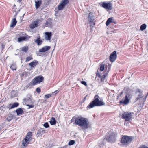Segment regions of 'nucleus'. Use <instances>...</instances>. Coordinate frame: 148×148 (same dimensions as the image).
<instances>
[{
    "instance_id": "4c0bfd02",
    "label": "nucleus",
    "mask_w": 148,
    "mask_h": 148,
    "mask_svg": "<svg viewBox=\"0 0 148 148\" xmlns=\"http://www.w3.org/2000/svg\"><path fill=\"white\" fill-rule=\"evenodd\" d=\"M26 105L28 106V109H30L31 108H34V104L30 105L29 104H26Z\"/></svg>"
},
{
    "instance_id": "cd10ccee",
    "label": "nucleus",
    "mask_w": 148,
    "mask_h": 148,
    "mask_svg": "<svg viewBox=\"0 0 148 148\" xmlns=\"http://www.w3.org/2000/svg\"><path fill=\"white\" fill-rule=\"evenodd\" d=\"M109 72V71H108L106 72L102 76H101V82H103L104 81V80L105 78L107 76L108 73Z\"/></svg>"
},
{
    "instance_id": "6ab92c4d",
    "label": "nucleus",
    "mask_w": 148,
    "mask_h": 148,
    "mask_svg": "<svg viewBox=\"0 0 148 148\" xmlns=\"http://www.w3.org/2000/svg\"><path fill=\"white\" fill-rule=\"evenodd\" d=\"M38 62L36 60H34V61L31 62V63L28 64L31 67V68L34 67L37 64H38Z\"/></svg>"
},
{
    "instance_id": "e433bc0d",
    "label": "nucleus",
    "mask_w": 148,
    "mask_h": 148,
    "mask_svg": "<svg viewBox=\"0 0 148 148\" xmlns=\"http://www.w3.org/2000/svg\"><path fill=\"white\" fill-rule=\"evenodd\" d=\"M32 59H33V58L32 56H28L26 58L25 61H26V62H28V61H30V60H32Z\"/></svg>"
},
{
    "instance_id": "c03bdc74",
    "label": "nucleus",
    "mask_w": 148,
    "mask_h": 148,
    "mask_svg": "<svg viewBox=\"0 0 148 148\" xmlns=\"http://www.w3.org/2000/svg\"><path fill=\"white\" fill-rule=\"evenodd\" d=\"M81 83L82 84L84 85H85V86H86L87 85V84L86 83V82L85 81H81Z\"/></svg>"
},
{
    "instance_id": "2f4dec72",
    "label": "nucleus",
    "mask_w": 148,
    "mask_h": 148,
    "mask_svg": "<svg viewBox=\"0 0 148 148\" xmlns=\"http://www.w3.org/2000/svg\"><path fill=\"white\" fill-rule=\"evenodd\" d=\"M32 132H29L27 133L25 138H29V139H30L32 137Z\"/></svg>"
},
{
    "instance_id": "39448f33",
    "label": "nucleus",
    "mask_w": 148,
    "mask_h": 148,
    "mask_svg": "<svg viewBox=\"0 0 148 148\" xmlns=\"http://www.w3.org/2000/svg\"><path fill=\"white\" fill-rule=\"evenodd\" d=\"M132 136L126 135L123 136L121 138V143L123 145H127L132 141Z\"/></svg>"
},
{
    "instance_id": "5701e85b",
    "label": "nucleus",
    "mask_w": 148,
    "mask_h": 148,
    "mask_svg": "<svg viewBox=\"0 0 148 148\" xmlns=\"http://www.w3.org/2000/svg\"><path fill=\"white\" fill-rule=\"evenodd\" d=\"M45 130H42V129L40 128L38 131L36 136L38 137L40 135H42L44 133Z\"/></svg>"
},
{
    "instance_id": "49530a36",
    "label": "nucleus",
    "mask_w": 148,
    "mask_h": 148,
    "mask_svg": "<svg viewBox=\"0 0 148 148\" xmlns=\"http://www.w3.org/2000/svg\"><path fill=\"white\" fill-rule=\"evenodd\" d=\"M96 76L99 77H101V75H100V73H98V71L97 72V73L96 74Z\"/></svg>"
},
{
    "instance_id": "dca6fc26",
    "label": "nucleus",
    "mask_w": 148,
    "mask_h": 148,
    "mask_svg": "<svg viewBox=\"0 0 148 148\" xmlns=\"http://www.w3.org/2000/svg\"><path fill=\"white\" fill-rule=\"evenodd\" d=\"M52 33L50 32H46L45 33V39L47 40H51L52 36Z\"/></svg>"
},
{
    "instance_id": "5fc2aeb1",
    "label": "nucleus",
    "mask_w": 148,
    "mask_h": 148,
    "mask_svg": "<svg viewBox=\"0 0 148 148\" xmlns=\"http://www.w3.org/2000/svg\"><path fill=\"white\" fill-rule=\"evenodd\" d=\"M86 97H84V99H86Z\"/></svg>"
},
{
    "instance_id": "6e6552de",
    "label": "nucleus",
    "mask_w": 148,
    "mask_h": 148,
    "mask_svg": "<svg viewBox=\"0 0 148 148\" xmlns=\"http://www.w3.org/2000/svg\"><path fill=\"white\" fill-rule=\"evenodd\" d=\"M129 95H126L123 97L122 100L120 101L119 103L121 105H127L129 102Z\"/></svg>"
},
{
    "instance_id": "412c9836",
    "label": "nucleus",
    "mask_w": 148,
    "mask_h": 148,
    "mask_svg": "<svg viewBox=\"0 0 148 148\" xmlns=\"http://www.w3.org/2000/svg\"><path fill=\"white\" fill-rule=\"evenodd\" d=\"M17 23V21L15 18H13L12 19L10 25V27H14L16 25Z\"/></svg>"
},
{
    "instance_id": "f03ea898",
    "label": "nucleus",
    "mask_w": 148,
    "mask_h": 148,
    "mask_svg": "<svg viewBox=\"0 0 148 148\" xmlns=\"http://www.w3.org/2000/svg\"><path fill=\"white\" fill-rule=\"evenodd\" d=\"M99 97L97 95H95L94 97L93 101L91 102L88 106L87 108L90 109L95 106H101L104 105L103 102L99 100Z\"/></svg>"
},
{
    "instance_id": "423d86ee",
    "label": "nucleus",
    "mask_w": 148,
    "mask_h": 148,
    "mask_svg": "<svg viewBox=\"0 0 148 148\" xmlns=\"http://www.w3.org/2000/svg\"><path fill=\"white\" fill-rule=\"evenodd\" d=\"M133 114V113L131 112L125 113L122 115V118L126 121H129L132 120Z\"/></svg>"
},
{
    "instance_id": "864d4df0",
    "label": "nucleus",
    "mask_w": 148,
    "mask_h": 148,
    "mask_svg": "<svg viewBox=\"0 0 148 148\" xmlns=\"http://www.w3.org/2000/svg\"><path fill=\"white\" fill-rule=\"evenodd\" d=\"M58 90H56V91H55L54 92H57Z\"/></svg>"
},
{
    "instance_id": "a211bd4d",
    "label": "nucleus",
    "mask_w": 148,
    "mask_h": 148,
    "mask_svg": "<svg viewBox=\"0 0 148 148\" xmlns=\"http://www.w3.org/2000/svg\"><path fill=\"white\" fill-rule=\"evenodd\" d=\"M19 105V103L18 102H16L13 104H10L8 105V108L10 109L13 108L15 107H18Z\"/></svg>"
},
{
    "instance_id": "9d476101",
    "label": "nucleus",
    "mask_w": 148,
    "mask_h": 148,
    "mask_svg": "<svg viewBox=\"0 0 148 148\" xmlns=\"http://www.w3.org/2000/svg\"><path fill=\"white\" fill-rule=\"evenodd\" d=\"M117 57L116 52L114 51L110 55L109 59L111 62H113L117 58Z\"/></svg>"
},
{
    "instance_id": "f8f14e48",
    "label": "nucleus",
    "mask_w": 148,
    "mask_h": 148,
    "mask_svg": "<svg viewBox=\"0 0 148 148\" xmlns=\"http://www.w3.org/2000/svg\"><path fill=\"white\" fill-rule=\"evenodd\" d=\"M24 100L26 104L31 103H32L34 102V101H32V97L29 95H27L26 98Z\"/></svg>"
},
{
    "instance_id": "a878e982",
    "label": "nucleus",
    "mask_w": 148,
    "mask_h": 148,
    "mask_svg": "<svg viewBox=\"0 0 148 148\" xmlns=\"http://www.w3.org/2000/svg\"><path fill=\"white\" fill-rule=\"evenodd\" d=\"M50 124L51 125H55L56 124V121L54 117H52L49 121Z\"/></svg>"
},
{
    "instance_id": "20e7f679",
    "label": "nucleus",
    "mask_w": 148,
    "mask_h": 148,
    "mask_svg": "<svg viewBox=\"0 0 148 148\" xmlns=\"http://www.w3.org/2000/svg\"><path fill=\"white\" fill-rule=\"evenodd\" d=\"M136 94L138 96L136 98L137 100H139L140 102L143 103L145 101L147 96L148 95V92L147 93L146 96L143 95L142 91L139 89H137L136 91Z\"/></svg>"
},
{
    "instance_id": "8fccbe9b",
    "label": "nucleus",
    "mask_w": 148,
    "mask_h": 148,
    "mask_svg": "<svg viewBox=\"0 0 148 148\" xmlns=\"http://www.w3.org/2000/svg\"><path fill=\"white\" fill-rule=\"evenodd\" d=\"M123 93V92L122 91L118 95V96H117V97H120Z\"/></svg>"
},
{
    "instance_id": "c756f323",
    "label": "nucleus",
    "mask_w": 148,
    "mask_h": 148,
    "mask_svg": "<svg viewBox=\"0 0 148 148\" xmlns=\"http://www.w3.org/2000/svg\"><path fill=\"white\" fill-rule=\"evenodd\" d=\"M113 18H110L107 20L106 23V26H108L110 23L113 22L112 20Z\"/></svg>"
},
{
    "instance_id": "72a5a7b5",
    "label": "nucleus",
    "mask_w": 148,
    "mask_h": 148,
    "mask_svg": "<svg viewBox=\"0 0 148 148\" xmlns=\"http://www.w3.org/2000/svg\"><path fill=\"white\" fill-rule=\"evenodd\" d=\"M146 25L145 24H143L141 25L140 30L142 31H143L146 29Z\"/></svg>"
},
{
    "instance_id": "2eb2a0df",
    "label": "nucleus",
    "mask_w": 148,
    "mask_h": 148,
    "mask_svg": "<svg viewBox=\"0 0 148 148\" xmlns=\"http://www.w3.org/2000/svg\"><path fill=\"white\" fill-rule=\"evenodd\" d=\"M37 38V39L35 40L34 42L35 43L37 44L38 45H40L42 43L43 41L41 40L39 34L38 35Z\"/></svg>"
},
{
    "instance_id": "b1692460",
    "label": "nucleus",
    "mask_w": 148,
    "mask_h": 148,
    "mask_svg": "<svg viewBox=\"0 0 148 148\" xmlns=\"http://www.w3.org/2000/svg\"><path fill=\"white\" fill-rule=\"evenodd\" d=\"M14 116L11 114H9L7 116L6 119L8 122L10 121L12 119H13Z\"/></svg>"
},
{
    "instance_id": "c85d7f7f",
    "label": "nucleus",
    "mask_w": 148,
    "mask_h": 148,
    "mask_svg": "<svg viewBox=\"0 0 148 148\" xmlns=\"http://www.w3.org/2000/svg\"><path fill=\"white\" fill-rule=\"evenodd\" d=\"M34 82L32 80L31 82L27 85V87L29 88H31L33 86L35 85Z\"/></svg>"
},
{
    "instance_id": "09e8293b",
    "label": "nucleus",
    "mask_w": 148,
    "mask_h": 148,
    "mask_svg": "<svg viewBox=\"0 0 148 148\" xmlns=\"http://www.w3.org/2000/svg\"><path fill=\"white\" fill-rule=\"evenodd\" d=\"M140 148H148V147L145 146V145H142L140 147Z\"/></svg>"
},
{
    "instance_id": "473e14b6",
    "label": "nucleus",
    "mask_w": 148,
    "mask_h": 148,
    "mask_svg": "<svg viewBox=\"0 0 148 148\" xmlns=\"http://www.w3.org/2000/svg\"><path fill=\"white\" fill-rule=\"evenodd\" d=\"M28 50V47L27 46H25L23 47L21 49V51L26 52Z\"/></svg>"
},
{
    "instance_id": "4be33fe9",
    "label": "nucleus",
    "mask_w": 148,
    "mask_h": 148,
    "mask_svg": "<svg viewBox=\"0 0 148 148\" xmlns=\"http://www.w3.org/2000/svg\"><path fill=\"white\" fill-rule=\"evenodd\" d=\"M89 21H94L95 20V17L94 16L93 13L90 12L89 13L88 16Z\"/></svg>"
},
{
    "instance_id": "f3484780",
    "label": "nucleus",
    "mask_w": 148,
    "mask_h": 148,
    "mask_svg": "<svg viewBox=\"0 0 148 148\" xmlns=\"http://www.w3.org/2000/svg\"><path fill=\"white\" fill-rule=\"evenodd\" d=\"M38 20L34 21L30 25V27L31 29H34L37 27L38 24Z\"/></svg>"
},
{
    "instance_id": "ea45409f",
    "label": "nucleus",
    "mask_w": 148,
    "mask_h": 148,
    "mask_svg": "<svg viewBox=\"0 0 148 148\" xmlns=\"http://www.w3.org/2000/svg\"><path fill=\"white\" fill-rule=\"evenodd\" d=\"M28 75V74H27V73L25 71L23 72L21 75L22 76H25V77H27Z\"/></svg>"
},
{
    "instance_id": "4468645a",
    "label": "nucleus",
    "mask_w": 148,
    "mask_h": 148,
    "mask_svg": "<svg viewBox=\"0 0 148 148\" xmlns=\"http://www.w3.org/2000/svg\"><path fill=\"white\" fill-rule=\"evenodd\" d=\"M102 7L106 9L111 10L112 9V7L111 3H108L103 2L102 5Z\"/></svg>"
},
{
    "instance_id": "37998d69",
    "label": "nucleus",
    "mask_w": 148,
    "mask_h": 148,
    "mask_svg": "<svg viewBox=\"0 0 148 148\" xmlns=\"http://www.w3.org/2000/svg\"><path fill=\"white\" fill-rule=\"evenodd\" d=\"M104 69V65L103 64H101L100 68V69L101 71H103Z\"/></svg>"
},
{
    "instance_id": "f257e3e1",
    "label": "nucleus",
    "mask_w": 148,
    "mask_h": 148,
    "mask_svg": "<svg viewBox=\"0 0 148 148\" xmlns=\"http://www.w3.org/2000/svg\"><path fill=\"white\" fill-rule=\"evenodd\" d=\"M75 121L76 124L81 127L83 130L87 129L88 127L89 122L87 118L79 116L75 118Z\"/></svg>"
},
{
    "instance_id": "c9c22d12",
    "label": "nucleus",
    "mask_w": 148,
    "mask_h": 148,
    "mask_svg": "<svg viewBox=\"0 0 148 148\" xmlns=\"http://www.w3.org/2000/svg\"><path fill=\"white\" fill-rule=\"evenodd\" d=\"M90 26L91 28H93L95 25V23L94 21H89Z\"/></svg>"
},
{
    "instance_id": "3c124183",
    "label": "nucleus",
    "mask_w": 148,
    "mask_h": 148,
    "mask_svg": "<svg viewBox=\"0 0 148 148\" xmlns=\"http://www.w3.org/2000/svg\"><path fill=\"white\" fill-rule=\"evenodd\" d=\"M17 2L20 3L22 1V0H16Z\"/></svg>"
},
{
    "instance_id": "f704fd0d",
    "label": "nucleus",
    "mask_w": 148,
    "mask_h": 148,
    "mask_svg": "<svg viewBox=\"0 0 148 148\" xmlns=\"http://www.w3.org/2000/svg\"><path fill=\"white\" fill-rule=\"evenodd\" d=\"M10 68L13 71L16 70V65L14 64H12L10 66Z\"/></svg>"
},
{
    "instance_id": "393cba45",
    "label": "nucleus",
    "mask_w": 148,
    "mask_h": 148,
    "mask_svg": "<svg viewBox=\"0 0 148 148\" xmlns=\"http://www.w3.org/2000/svg\"><path fill=\"white\" fill-rule=\"evenodd\" d=\"M16 112L17 113V115H19L20 114H22L23 112L22 109L20 108L17 109L16 110Z\"/></svg>"
},
{
    "instance_id": "7c9ffc66",
    "label": "nucleus",
    "mask_w": 148,
    "mask_h": 148,
    "mask_svg": "<svg viewBox=\"0 0 148 148\" xmlns=\"http://www.w3.org/2000/svg\"><path fill=\"white\" fill-rule=\"evenodd\" d=\"M27 38L26 36H21L19 37L18 39V41L19 42H21L25 40Z\"/></svg>"
},
{
    "instance_id": "bb28decb",
    "label": "nucleus",
    "mask_w": 148,
    "mask_h": 148,
    "mask_svg": "<svg viewBox=\"0 0 148 148\" xmlns=\"http://www.w3.org/2000/svg\"><path fill=\"white\" fill-rule=\"evenodd\" d=\"M36 8L38 9L39 7L41 4V1L40 0H38L37 1H35Z\"/></svg>"
},
{
    "instance_id": "de8ad7c7",
    "label": "nucleus",
    "mask_w": 148,
    "mask_h": 148,
    "mask_svg": "<svg viewBox=\"0 0 148 148\" xmlns=\"http://www.w3.org/2000/svg\"><path fill=\"white\" fill-rule=\"evenodd\" d=\"M96 76L99 77H101V75H100V73H98V71L97 72V73L96 74Z\"/></svg>"
},
{
    "instance_id": "79ce46f5",
    "label": "nucleus",
    "mask_w": 148,
    "mask_h": 148,
    "mask_svg": "<svg viewBox=\"0 0 148 148\" xmlns=\"http://www.w3.org/2000/svg\"><path fill=\"white\" fill-rule=\"evenodd\" d=\"M44 126L46 128H48L49 127V126L47 122H45L43 124Z\"/></svg>"
},
{
    "instance_id": "ddd939ff",
    "label": "nucleus",
    "mask_w": 148,
    "mask_h": 148,
    "mask_svg": "<svg viewBox=\"0 0 148 148\" xmlns=\"http://www.w3.org/2000/svg\"><path fill=\"white\" fill-rule=\"evenodd\" d=\"M46 27H51L53 26L52 20L50 18H48L45 20L44 23Z\"/></svg>"
},
{
    "instance_id": "58836bf2",
    "label": "nucleus",
    "mask_w": 148,
    "mask_h": 148,
    "mask_svg": "<svg viewBox=\"0 0 148 148\" xmlns=\"http://www.w3.org/2000/svg\"><path fill=\"white\" fill-rule=\"evenodd\" d=\"M51 96V94H49L45 95V99H47L50 97Z\"/></svg>"
},
{
    "instance_id": "0eeeda50",
    "label": "nucleus",
    "mask_w": 148,
    "mask_h": 148,
    "mask_svg": "<svg viewBox=\"0 0 148 148\" xmlns=\"http://www.w3.org/2000/svg\"><path fill=\"white\" fill-rule=\"evenodd\" d=\"M51 48L50 46H46L43 47L40 49L38 51V52L36 53L37 56H43L44 54H43L41 53L44 52L49 50Z\"/></svg>"
},
{
    "instance_id": "7ed1b4c3",
    "label": "nucleus",
    "mask_w": 148,
    "mask_h": 148,
    "mask_svg": "<svg viewBox=\"0 0 148 148\" xmlns=\"http://www.w3.org/2000/svg\"><path fill=\"white\" fill-rule=\"evenodd\" d=\"M117 133L115 132L110 131L108 132L105 139L108 142L114 143L116 140Z\"/></svg>"
},
{
    "instance_id": "9b49d317",
    "label": "nucleus",
    "mask_w": 148,
    "mask_h": 148,
    "mask_svg": "<svg viewBox=\"0 0 148 148\" xmlns=\"http://www.w3.org/2000/svg\"><path fill=\"white\" fill-rule=\"evenodd\" d=\"M44 79L43 77L42 76H38L34 78L32 80L34 84H36L38 83H40L42 82Z\"/></svg>"
},
{
    "instance_id": "a18cd8bd",
    "label": "nucleus",
    "mask_w": 148,
    "mask_h": 148,
    "mask_svg": "<svg viewBox=\"0 0 148 148\" xmlns=\"http://www.w3.org/2000/svg\"><path fill=\"white\" fill-rule=\"evenodd\" d=\"M36 91L38 93H39L41 92V90L39 88H37L36 89Z\"/></svg>"
},
{
    "instance_id": "a19ab883",
    "label": "nucleus",
    "mask_w": 148,
    "mask_h": 148,
    "mask_svg": "<svg viewBox=\"0 0 148 148\" xmlns=\"http://www.w3.org/2000/svg\"><path fill=\"white\" fill-rule=\"evenodd\" d=\"M75 141L74 140H70L68 143V145H72L73 144H74L75 143Z\"/></svg>"
},
{
    "instance_id": "1a4fd4ad",
    "label": "nucleus",
    "mask_w": 148,
    "mask_h": 148,
    "mask_svg": "<svg viewBox=\"0 0 148 148\" xmlns=\"http://www.w3.org/2000/svg\"><path fill=\"white\" fill-rule=\"evenodd\" d=\"M68 3L69 1L68 0H62L58 6V10H62L65 5Z\"/></svg>"
},
{
    "instance_id": "aec40b11",
    "label": "nucleus",
    "mask_w": 148,
    "mask_h": 148,
    "mask_svg": "<svg viewBox=\"0 0 148 148\" xmlns=\"http://www.w3.org/2000/svg\"><path fill=\"white\" fill-rule=\"evenodd\" d=\"M30 141V139L29 138H25L22 141V145L24 146H26Z\"/></svg>"
},
{
    "instance_id": "603ef678",
    "label": "nucleus",
    "mask_w": 148,
    "mask_h": 148,
    "mask_svg": "<svg viewBox=\"0 0 148 148\" xmlns=\"http://www.w3.org/2000/svg\"><path fill=\"white\" fill-rule=\"evenodd\" d=\"M25 14H24L22 16V17H24V15Z\"/></svg>"
}]
</instances>
